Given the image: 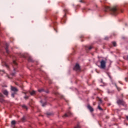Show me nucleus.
<instances>
[{"label":"nucleus","instance_id":"f257e3e1","mask_svg":"<svg viewBox=\"0 0 128 128\" xmlns=\"http://www.w3.org/2000/svg\"><path fill=\"white\" fill-rule=\"evenodd\" d=\"M104 11L105 12H111L113 16H116L118 14V8L116 6H114L112 8L108 7V6H105L104 7Z\"/></svg>","mask_w":128,"mask_h":128},{"label":"nucleus","instance_id":"f03ea898","mask_svg":"<svg viewBox=\"0 0 128 128\" xmlns=\"http://www.w3.org/2000/svg\"><path fill=\"white\" fill-rule=\"evenodd\" d=\"M106 60H102L100 62V68L104 70V68H106Z\"/></svg>","mask_w":128,"mask_h":128},{"label":"nucleus","instance_id":"7ed1b4c3","mask_svg":"<svg viewBox=\"0 0 128 128\" xmlns=\"http://www.w3.org/2000/svg\"><path fill=\"white\" fill-rule=\"evenodd\" d=\"M117 104H118V106H126V102L122 100L118 99L117 100Z\"/></svg>","mask_w":128,"mask_h":128},{"label":"nucleus","instance_id":"20e7f679","mask_svg":"<svg viewBox=\"0 0 128 128\" xmlns=\"http://www.w3.org/2000/svg\"><path fill=\"white\" fill-rule=\"evenodd\" d=\"M74 70L76 72H80V64H76L74 67Z\"/></svg>","mask_w":128,"mask_h":128},{"label":"nucleus","instance_id":"39448f33","mask_svg":"<svg viewBox=\"0 0 128 128\" xmlns=\"http://www.w3.org/2000/svg\"><path fill=\"white\" fill-rule=\"evenodd\" d=\"M10 88H11V90L12 92H15L16 94V92H18V88H16V87L11 86Z\"/></svg>","mask_w":128,"mask_h":128},{"label":"nucleus","instance_id":"423d86ee","mask_svg":"<svg viewBox=\"0 0 128 128\" xmlns=\"http://www.w3.org/2000/svg\"><path fill=\"white\" fill-rule=\"evenodd\" d=\"M72 116V114L70 112H68L63 116V118H66L68 116Z\"/></svg>","mask_w":128,"mask_h":128},{"label":"nucleus","instance_id":"0eeeda50","mask_svg":"<svg viewBox=\"0 0 128 128\" xmlns=\"http://www.w3.org/2000/svg\"><path fill=\"white\" fill-rule=\"evenodd\" d=\"M4 96L2 94L0 93V102H4Z\"/></svg>","mask_w":128,"mask_h":128},{"label":"nucleus","instance_id":"6e6552de","mask_svg":"<svg viewBox=\"0 0 128 128\" xmlns=\"http://www.w3.org/2000/svg\"><path fill=\"white\" fill-rule=\"evenodd\" d=\"M87 108L91 112H94V108H92V106H90V105H88Z\"/></svg>","mask_w":128,"mask_h":128},{"label":"nucleus","instance_id":"1a4fd4ad","mask_svg":"<svg viewBox=\"0 0 128 128\" xmlns=\"http://www.w3.org/2000/svg\"><path fill=\"white\" fill-rule=\"evenodd\" d=\"M4 94L5 96H8V90H4L2 92Z\"/></svg>","mask_w":128,"mask_h":128},{"label":"nucleus","instance_id":"9d476101","mask_svg":"<svg viewBox=\"0 0 128 128\" xmlns=\"http://www.w3.org/2000/svg\"><path fill=\"white\" fill-rule=\"evenodd\" d=\"M36 94V91L32 90V92H30V94L31 96H34V94Z\"/></svg>","mask_w":128,"mask_h":128},{"label":"nucleus","instance_id":"9b49d317","mask_svg":"<svg viewBox=\"0 0 128 128\" xmlns=\"http://www.w3.org/2000/svg\"><path fill=\"white\" fill-rule=\"evenodd\" d=\"M11 124L12 125L16 124V120H12V122H11Z\"/></svg>","mask_w":128,"mask_h":128},{"label":"nucleus","instance_id":"f8f14e48","mask_svg":"<svg viewBox=\"0 0 128 128\" xmlns=\"http://www.w3.org/2000/svg\"><path fill=\"white\" fill-rule=\"evenodd\" d=\"M44 89H42H42H39V90H38V92H44Z\"/></svg>","mask_w":128,"mask_h":128},{"label":"nucleus","instance_id":"ddd939ff","mask_svg":"<svg viewBox=\"0 0 128 128\" xmlns=\"http://www.w3.org/2000/svg\"><path fill=\"white\" fill-rule=\"evenodd\" d=\"M22 108H25V110H28V107L26 105L22 106Z\"/></svg>","mask_w":128,"mask_h":128},{"label":"nucleus","instance_id":"4468645a","mask_svg":"<svg viewBox=\"0 0 128 128\" xmlns=\"http://www.w3.org/2000/svg\"><path fill=\"white\" fill-rule=\"evenodd\" d=\"M112 44L114 46H116V42H112Z\"/></svg>","mask_w":128,"mask_h":128},{"label":"nucleus","instance_id":"2eb2a0df","mask_svg":"<svg viewBox=\"0 0 128 128\" xmlns=\"http://www.w3.org/2000/svg\"><path fill=\"white\" fill-rule=\"evenodd\" d=\"M98 110H103L100 108V105L98 106Z\"/></svg>","mask_w":128,"mask_h":128},{"label":"nucleus","instance_id":"dca6fc26","mask_svg":"<svg viewBox=\"0 0 128 128\" xmlns=\"http://www.w3.org/2000/svg\"><path fill=\"white\" fill-rule=\"evenodd\" d=\"M22 122H24V120H26V117L24 116L22 117Z\"/></svg>","mask_w":128,"mask_h":128},{"label":"nucleus","instance_id":"f3484780","mask_svg":"<svg viewBox=\"0 0 128 128\" xmlns=\"http://www.w3.org/2000/svg\"><path fill=\"white\" fill-rule=\"evenodd\" d=\"M64 12L65 14H66V12H68V10L65 8V9L64 10Z\"/></svg>","mask_w":128,"mask_h":128},{"label":"nucleus","instance_id":"a211bd4d","mask_svg":"<svg viewBox=\"0 0 128 128\" xmlns=\"http://www.w3.org/2000/svg\"><path fill=\"white\" fill-rule=\"evenodd\" d=\"M80 128V124H77V126H75L74 128Z\"/></svg>","mask_w":128,"mask_h":128},{"label":"nucleus","instance_id":"6ab92c4d","mask_svg":"<svg viewBox=\"0 0 128 128\" xmlns=\"http://www.w3.org/2000/svg\"><path fill=\"white\" fill-rule=\"evenodd\" d=\"M16 94V92L12 93V98H14V94Z\"/></svg>","mask_w":128,"mask_h":128},{"label":"nucleus","instance_id":"aec40b11","mask_svg":"<svg viewBox=\"0 0 128 128\" xmlns=\"http://www.w3.org/2000/svg\"><path fill=\"white\" fill-rule=\"evenodd\" d=\"M13 64H15V66H17L18 64L16 63V60L13 61Z\"/></svg>","mask_w":128,"mask_h":128},{"label":"nucleus","instance_id":"412c9836","mask_svg":"<svg viewBox=\"0 0 128 128\" xmlns=\"http://www.w3.org/2000/svg\"><path fill=\"white\" fill-rule=\"evenodd\" d=\"M4 64L5 66H6V68H8V66L5 62H4Z\"/></svg>","mask_w":128,"mask_h":128},{"label":"nucleus","instance_id":"4be33fe9","mask_svg":"<svg viewBox=\"0 0 128 128\" xmlns=\"http://www.w3.org/2000/svg\"><path fill=\"white\" fill-rule=\"evenodd\" d=\"M28 62H32V58H29L28 59Z\"/></svg>","mask_w":128,"mask_h":128},{"label":"nucleus","instance_id":"5701e85b","mask_svg":"<svg viewBox=\"0 0 128 128\" xmlns=\"http://www.w3.org/2000/svg\"><path fill=\"white\" fill-rule=\"evenodd\" d=\"M24 98H25L26 100H28V96H26L24 97Z\"/></svg>","mask_w":128,"mask_h":128},{"label":"nucleus","instance_id":"b1692460","mask_svg":"<svg viewBox=\"0 0 128 128\" xmlns=\"http://www.w3.org/2000/svg\"><path fill=\"white\" fill-rule=\"evenodd\" d=\"M92 46H90L88 48V50H92Z\"/></svg>","mask_w":128,"mask_h":128},{"label":"nucleus","instance_id":"393cba45","mask_svg":"<svg viewBox=\"0 0 128 128\" xmlns=\"http://www.w3.org/2000/svg\"><path fill=\"white\" fill-rule=\"evenodd\" d=\"M6 52L7 54H8V48H6Z\"/></svg>","mask_w":128,"mask_h":128},{"label":"nucleus","instance_id":"a878e982","mask_svg":"<svg viewBox=\"0 0 128 128\" xmlns=\"http://www.w3.org/2000/svg\"><path fill=\"white\" fill-rule=\"evenodd\" d=\"M80 2H84V0H80Z\"/></svg>","mask_w":128,"mask_h":128},{"label":"nucleus","instance_id":"bb28decb","mask_svg":"<svg viewBox=\"0 0 128 128\" xmlns=\"http://www.w3.org/2000/svg\"><path fill=\"white\" fill-rule=\"evenodd\" d=\"M46 103H44V104H42V106H46Z\"/></svg>","mask_w":128,"mask_h":128},{"label":"nucleus","instance_id":"cd10ccee","mask_svg":"<svg viewBox=\"0 0 128 128\" xmlns=\"http://www.w3.org/2000/svg\"><path fill=\"white\" fill-rule=\"evenodd\" d=\"M110 78L112 80V76L110 75V74H108Z\"/></svg>","mask_w":128,"mask_h":128},{"label":"nucleus","instance_id":"c85d7f7f","mask_svg":"<svg viewBox=\"0 0 128 128\" xmlns=\"http://www.w3.org/2000/svg\"><path fill=\"white\" fill-rule=\"evenodd\" d=\"M117 90H118V92H120V88L118 87H117Z\"/></svg>","mask_w":128,"mask_h":128},{"label":"nucleus","instance_id":"c756f323","mask_svg":"<svg viewBox=\"0 0 128 128\" xmlns=\"http://www.w3.org/2000/svg\"><path fill=\"white\" fill-rule=\"evenodd\" d=\"M105 40H108V38L106 37V38H105Z\"/></svg>","mask_w":128,"mask_h":128},{"label":"nucleus","instance_id":"7c9ffc66","mask_svg":"<svg viewBox=\"0 0 128 128\" xmlns=\"http://www.w3.org/2000/svg\"><path fill=\"white\" fill-rule=\"evenodd\" d=\"M99 100H100V102H102V99H99Z\"/></svg>","mask_w":128,"mask_h":128},{"label":"nucleus","instance_id":"2f4dec72","mask_svg":"<svg viewBox=\"0 0 128 128\" xmlns=\"http://www.w3.org/2000/svg\"><path fill=\"white\" fill-rule=\"evenodd\" d=\"M47 114H48V116H50V113Z\"/></svg>","mask_w":128,"mask_h":128},{"label":"nucleus","instance_id":"473e14b6","mask_svg":"<svg viewBox=\"0 0 128 128\" xmlns=\"http://www.w3.org/2000/svg\"><path fill=\"white\" fill-rule=\"evenodd\" d=\"M126 120H128V116H126Z\"/></svg>","mask_w":128,"mask_h":128},{"label":"nucleus","instance_id":"72a5a7b5","mask_svg":"<svg viewBox=\"0 0 128 128\" xmlns=\"http://www.w3.org/2000/svg\"><path fill=\"white\" fill-rule=\"evenodd\" d=\"M126 60H128V56H127Z\"/></svg>","mask_w":128,"mask_h":128},{"label":"nucleus","instance_id":"f704fd0d","mask_svg":"<svg viewBox=\"0 0 128 128\" xmlns=\"http://www.w3.org/2000/svg\"><path fill=\"white\" fill-rule=\"evenodd\" d=\"M108 93L110 94V92H108Z\"/></svg>","mask_w":128,"mask_h":128}]
</instances>
